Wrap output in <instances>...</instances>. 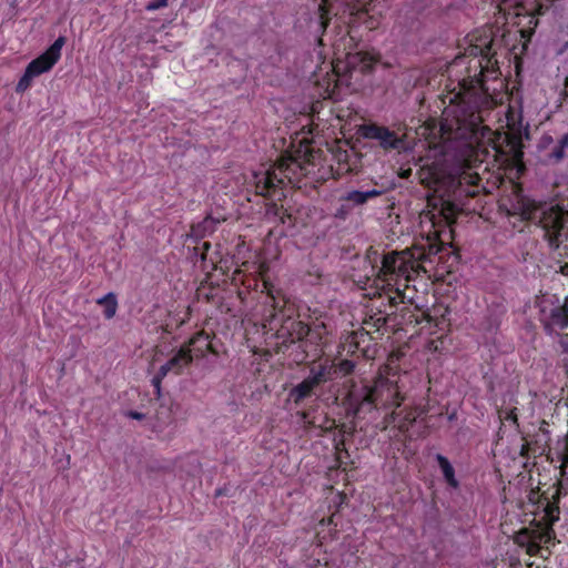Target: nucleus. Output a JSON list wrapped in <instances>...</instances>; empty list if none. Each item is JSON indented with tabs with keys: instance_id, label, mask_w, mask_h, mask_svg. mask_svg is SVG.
Wrapping results in <instances>:
<instances>
[{
	"instance_id": "nucleus-41",
	"label": "nucleus",
	"mask_w": 568,
	"mask_h": 568,
	"mask_svg": "<svg viewBox=\"0 0 568 568\" xmlns=\"http://www.w3.org/2000/svg\"><path fill=\"white\" fill-rule=\"evenodd\" d=\"M385 324H386V318H385V317H379V318H377V320H376V322H375V325H376L377 327H381V326H383V325H385Z\"/></svg>"
},
{
	"instance_id": "nucleus-39",
	"label": "nucleus",
	"mask_w": 568,
	"mask_h": 568,
	"mask_svg": "<svg viewBox=\"0 0 568 568\" xmlns=\"http://www.w3.org/2000/svg\"><path fill=\"white\" fill-rule=\"evenodd\" d=\"M516 409H511L509 412L506 413V415L504 416V418L506 420H510L513 423H517V415H516Z\"/></svg>"
},
{
	"instance_id": "nucleus-14",
	"label": "nucleus",
	"mask_w": 568,
	"mask_h": 568,
	"mask_svg": "<svg viewBox=\"0 0 568 568\" xmlns=\"http://www.w3.org/2000/svg\"><path fill=\"white\" fill-rule=\"evenodd\" d=\"M568 148V133L564 134L546 154V160L551 163H558L565 158V150Z\"/></svg>"
},
{
	"instance_id": "nucleus-31",
	"label": "nucleus",
	"mask_w": 568,
	"mask_h": 568,
	"mask_svg": "<svg viewBox=\"0 0 568 568\" xmlns=\"http://www.w3.org/2000/svg\"><path fill=\"white\" fill-rule=\"evenodd\" d=\"M554 267H555L556 272H558L565 276H568V261L567 262L557 261L555 263Z\"/></svg>"
},
{
	"instance_id": "nucleus-13",
	"label": "nucleus",
	"mask_w": 568,
	"mask_h": 568,
	"mask_svg": "<svg viewBox=\"0 0 568 568\" xmlns=\"http://www.w3.org/2000/svg\"><path fill=\"white\" fill-rule=\"evenodd\" d=\"M419 267L420 266L418 264H416L414 261H410V258L406 256V253L403 252L399 255L395 274L404 276L407 281H409L412 278L410 272L416 273L417 268Z\"/></svg>"
},
{
	"instance_id": "nucleus-1",
	"label": "nucleus",
	"mask_w": 568,
	"mask_h": 568,
	"mask_svg": "<svg viewBox=\"0 0 568 568\" xmlns=\"http://www.w3.org/2000/svg\"><path fill=\"white\" fill-rule=\"evenodd\" d=\"M544 230V237L552 250L568 240V207L554 203H528L521 213Z\"/></svg>"
},
{
	"instance_id": "nucleus-42",
	"label": "nucleus",
	"mask_w": 568,
	"mask_h": 568,
	"mask_svg": "<svg viewBox=\"0 0 568 568\" xmlns=\"http://www.w3.org/2000/svg\"><path fill=\"white\" fill-rule=\"evenodd\" d=\"M404 19H405V16L400 13V14L398 16L397 23H399V24H405L406 22L404 21Z\"/></svg>"
},
{
	"instance_id": "nucleus-11",
	"label": "nucleus",
	"mask_w": 568,
	"mask_h": 568,
	"mask_svg": "<svg viewBox=\"0 0 568 568\" xmlns=\"http://www.w3.org/2000/svg\"><path fill=\"white\" fill-rule=\"evenodd\" d=\"M382 194L379 190L368 191H351L343 197L344 201L351 203L353 206L364 205L367 201L375 199Z\"/></svg>"
},
{
	"instance_id": "nucleus-22",
	"label": "nucleus",
	"mask_w": 568,
	"mask_h": 568,
	"mask_svg": "<svg viewBox=\"0 0 568 568\" xmlns=\"http://www.w3.org/2000/svg\"><path fill=\"white\" fill-rule=\"evenodd\" d=\"M190 345H197V349L202 353L204 351H211V344L209 342V335L205 332H199L196 333L191 339Z\"/></svg>"
},
{
	"instance_id": "nucleus-34",
	"label": "nucleus",
	"mask_w": 568,
	"mask_h": 568,
	"mask_svg": "<svg viewBox=\"0 0 568 568\" xmlns=\"http://www.w3.org/2000/svg\"><path fill=\"white\" fill-rule=\"evenodd\" d=\"M165 376L166 375H161V368H160L159 372L156 373V375L152 378V385L156 388L158 394L160 393L161 382Z\"/></svg>"
},
{
	"instance_id": "nucleus-30",
	"label": "nucleus",
	"mask_w": 568,
	"mask_h": 568,
	"mask_svg": "<svg viewBox=\"0 0 568 568\" xmlns=\"http://www.w3.org/2000/svg\"><path fill=\"white\" fill-rule=\"evenodd\" d=\"M547 516L552 524L555 520L559 518V508L557 506H549L547 507Z\"/></svg>"
},
{
	"instance_id": "nucleus-10",
	"label": "nucleus",
	"mask_w": 568,
	"mask_h": 568,
	"mask_svg": "<svg viewBox=\"0 0 568 568\" xmlns=\"http://www.w3.org/2000/svg\"><path fill=\"white\" fill-rule=\"evenodd\" d=\"M480 178L477 173L463 172L458 179L459 192H465L468 196H475L478 193V182Z\"/></svg>"
},
{
	"instance_id": "nucleus-25",
	"label": "nucleus",
	"mask_w": 568,
	"mask_h": 568,
	"mask_svg": "<svg viewBox=\"0 0 568 568\" xmlns=\"http://www.w3.org/2000/svg\"><path fill=\"white\" fill-rule=\"evenodd\" d=\"M416 422V416L413 414V412H407L405 416L400 419L398 424V428L402 432H405Z\"/></svg>"
},
{
	"instance_id": "nucleus-9",
	"label": "nucleus",
	"mask_w": 568,
	"mask_h": 568,
	"mask_svg": "<svg viewBox=\"0 0 568 568\" xmlns=\"http://www.w3.org/2000/svg\"><path fill=\"white\" fill-rule=\"evenodd\" d=\"M363 135L367 139L379 140L384 148L395 149L398 145V140L387 128L378 126L375 124L365 125L363 128Z\"/></svg>"
},
{
	"instance_id": "nucleus-27",
	"label": "nucleus",
	"mask_w": 568,
	"mask_h": 568,
	"mask_svg": "<svg viewBox=\"0 0 568 568\" xmlns=\"http://www.w3.org/2000/svg\"><path fill=\"white\" fill-rule=\"evenodd\" d=\"M558 453L564 463H568V434L564 437L561 442H558Z\"/></svg>"
},
{
	"instance_id": "nucleus-43",
	"label": "nucleus",
	"mask_w": 568,
	"mask_h": 568,
	"mask_svg": "<svg viewBox=\"0 0 568 568\" xmlns=\"http://www.w3.org/2000/svg\"><path fill=\"white\" fill-rule=\"evenodd\" d=\"M542 142H544V143H546V142L552 143V139H551V136H545V138L542 139Z\"/></svg>"
},
{
	"instance_id": "nucleus-29",
	"label": "nucleus",
	"mask_w": 568,
	"mask_h": 568,
	"mask_svg": "<svg viewBox=\"0 0 568 568\" xmlns=\"http://www.w3.org/2000/svg\"><path fill=\"white\" fill-rule=\"evenodd\" d=\"M337 369H339L341 372H343L344 375H347V374H351L354 369V364L353 362L348 361V359H343L339 364H338V367H336Z\"/></svg>"
},
{
	"instance_id": "nucleus-17",
	"label": "nucleus",
	"mask_w": 568,
	"mask_h": 568,
	"mask_svg": "<svg viewBox=\"0 0 568 568\" xmlns=\"http://www.w3.org/2000/svg\"><path fill=\"white\" fill-rule=\"evenodd\" d=\"M315 387H317V385L307 377L292 389L291 396L294 398V402L297 403L310 396Z\"/></svg>"
},
{
	"instance_id": "nucleus-32",
	"label": "nucleus",
	"mask_w": 568,
	"mask_h": 568,
	"mask_svg": "<svg viewBox=\"0 0 568 568\" xmlns=\"http://www.w3.org/2000/svg\"><path fill=\"white\" fill-rule=\"evenodd\" d=\"M552 538H555V532L551 528H547L546 530L542 531V537L540 538V541L542 544H549Z\"/></svg>"
},
{
	"instance_id": "nucleus-40",
	"label": "nucleus",
	"mask_w": 568,
	"mask_h": 568,
	"mask_svg": "<svg viewBox=\"0 0 568 568\" xmlns=\"http://www.w3.org/2000/svg\"><path fill=\"white\" fill-rule=\"evenodd\" d=\"M129 416H130V417H132V418H134V419H142V418L144 417V415H143V414L138 413V412H130V413H129Z\"/></svg>"
},
{
	"instance_id": "nucleus-23",
	"label": "nucleus",
	"mask_w": 568,
	"mask_h": 568,
	"mask_svg": "<svg viewBox=\"0 0 568 568\" xmlns=\"http://www.w3.org/2000/svg\"><path fill=\"white\" fill-rule=\"evenodd\" d=\"M305 343L318 345L322 339V327L310 328V333L305 334Z\"/></svg>"
},
{
	"instance_id": "nucleus-4",
	"label": "nucleus",
	"mask_w": 568,
	"mask_h": 568,
	"mask_svg": "<svg viewBox=\"0 0 568 568\" xmlns=\"http://www.w3.org/2000/svg\"><path fill=\"white\" fill-rule=\"evenodd\" d=\"M374 398L378 408H396L404 400V396L399 393L398 386L388 379H377L372 386Z\"/></svg>"
},
{
	"instance_id": "nucleus-6",
	"label": "nucleus",
	"mask_w": 568,
	"mask_h": 568,
	"mask_svg": "<svg viewBox=\"0 0 568 568\" xmlns=\"http://www.w3.org/2000/svg\"><path fill=\"white\" fill-rule=\"evenodd\" d=\"M310 333V327L302 321L294 320L287 316L281 327L277 329L276 335L283 339V344H293L305 338V334Z\"/></svg>"
},
{
	"instance_id": "nucleus-12",
	"label": "nucleus",
	"mask_w": 568,
	"mask_h": 568,
	"mask_svg": "<svg viewBox=\"0 0 568 568\" xmlns=\"http://www.w3.org/2000/svg\"><path fill=\"white\" fill-rule=\"evenodd\" d=\"M514 541L519 547L525 548L529 556H537L541 550L540 546L532 544L530 530L526 528L515 535Z\"/></svg>"
},
{
	"instance_id": "nucleus-26",
	"label": "nucleus",
	"mask_w": 568,
	"mask_h": 568,
	"mask_svg": "<svg viewBox=\"0 0 568 568\" xmlns=\"http://www.w3.org/2000/svg\"><path fill=\"white\" fill-rule=\"evenodd\" d=\"M457 210L458 209H457L456 204H454L449 201H445L443 203L442 212L447 221H449L455 215Z\"/></svg>"
},
{
	"instance_id": "nucleus-37",
	"label": "nucleus",
	"mask_w": 568,
	"mask_h": 568,
	"mask_svg": "<svg viewBox=\"0 0 568 568\" xmlns=\"http://www.w3.org/2000/svg\"><path fill=\"white\" fill-rule=\"evenodd\" d=\"M397 416H398V414L395 410H393L390 414L385 416L384 422H385L386 426L394 423Z\"/></svg>"
},
{
	"instance_id": "nucleus-5",
	"label": "nucleus",
	"mask_w": 568,
	"mask_h": 568,
	"mask_svg": "<svg viewBox=\"0 0 568 568\" xmlns=\"http://www.w3.org/2000/svg\"><path fill=\"white\" fill-rule=\"evenodd\" d=\"M65 44V38L59 37L41 55L32 60L27 69L34 75L48 72L61 57V50Z\"/></svg>"
},
{
	"instance_id": "nucleus-16",
	"label": "nucleus",
	"mask_w": 568,
	"mask_h": 568,
	"mask_svg": "<svg viewBox=\"0 0 568 568\" xmlns=\"http://www.w3.org/2000/svg\"><path fill=\"white\" fill-rule=\"evenodd\" d=\"M217 220H214L211 216L205 217L202 222L196 225H192L191 233L194 237L202 239L207 234H211L215 231Z\"/></svg>"
},
{
	"instance_id": "nucleus-33",
	"label": "nucleus",
	"mask_w": 568,
	"mask_h": 568,
	"mask_svg": "<svg viewBox=\"0 0 568 568\" xmlns=\"http://www.w3.org/2000/svg\"><path fill=\"white\" fill-rule=\"evenodd\" d=\"M559 346L561 348L560 355L568 353V335L565 334L559 336Z\"/></svg>"
},
{
	"instance_id": "nucleus-28",
	"label": "nucleus",
	"mask_w": 568,
	"mask_h": 568,
	"mask_svg": "<svg viewBox=\"0 0 568 568\" xmlns=\"http://www.w3.org/2000/svg\"><path fill=\"white\" fill-rule=\"evenodd\" d=\"M169 0H154L145 6L148 11H155L168 6Z\"/></svg>"
},
{
	"instance_id": "nucleus-19",
	"label": "nucleus",
	"mask_w": 568,
	"mask_h": 568,
	"mask_svg": "<svg viewBox=\"0 0 568 568\" xmlns=\"http://www.w3.org/2000/svg\"><path fill=\"white\" fill-rule=\"evenodd\" d=\"M468 54L474 55V57H478V55L483 57L486 60V64L483 65V63L480 62L479 67L481 69L488 68V64L490 63V60H491V41L485 42L483 44L471 45L468 49Z\"/></svg>"
},
{
	"instance_id": "nucleus-18",
	"label": "nucleus",
	"mask_w": 568,
	"mask_h": 568,
	"mask_svg": "<svg viewBox=\"0 0 568 568\" xmlns=\"http://www.w3.org/2000/svg\"><path fill=\"white\" fill-rule=\"evenodd\" d=\"M436 459L438 462V465L443 471V475H444L446 481L452 487L456 488L458 486V481L455 478V470H454V467L452 466V464L449 463V460L440 454L436 455Z\"/></svg>"
},
{
	"instance_id": "nucleus-24",
	"label": "nucleus",
	"mask_w": 568,
	"mask_h": 568,
	"mask_svg": "<svg viewBox=\"0 0 568 568\" xmlns=\"http://www.w3.org/2000/svg\"><path fill=\"white\" fill-rule=\"evenodd\" d=\"M36 77L37 75H34L33 73H30V70H28L26 68L23 77L19 80V82L17 84V91L18 92H23L24 90H27L29 88L32 79L36 78Z\"/></svg>"
},
{
	"instance_id": "nucleus-35",
	"label": "nucleus",
	"mask_w": 568,
	"mask_h": 568,
	"mask_svg": "<svg viewBox=\"0 0 568 568\" xmlns=\"http://www.w3.org/2000/svg\"><path fill=\"white\" fill-rule=\"evenodd\" d=\"M530 534H531L532 544L540 546V544H541L540 538L542 537V531L530 530Z\"/></svg>"
},
{
	"instance_id": "nucleus-2",
	"label": "nucleus",
	"mask_w": 568,
	"mask_h": 568,
	"mask_svg": "<svg viewBox=\"0 0 568 568\" xmlns=\"http://www.w3.org/2000/svg\"><path fill=\"white\" fill-rule=\"evenodd\" d=\"M301 165L293 159H282L277 165L271 166L265 172L255 174L256 193L263 196H272L277 187L284 184V180L292 181L293 175Z\"/></svg>"
},
{
	"instance_id": "nucleus-7",
	"label": "nucleus",
	"mask_w": 568,
	"mask_h": 568,
	"mask_svg": "<svg viewBox=\"0 0 568 568\" xmlns=\"http://www.w3.org/2000/svg\"><path fill=\"white\" fill-rule=\"evenodd\" d=\"M371 386H364L361 389L352 393L351 406L354 416L368 414L378 408L377 402L374 398Z\"/></svg>"
},
{
	"instance_id": "nucleus-45",
	"label": "nucleus",
	"mask_w": 568,
	"mask_h": 568,
	"mask_svg": "<svg viewBox=\"0 0 568 568\" xmlns=\"http://www.w3.org/2000/svg\"><path fill=\"white\" fill-rule=\"evenodd\" d=\"M203 246H204L205 248H209V247H210V243H204V244H203Z\"/></svg>"
},
{
	"instance_id": "nucleus-3",
	"label": "nucleus",
	"mask_w": 568,
	"mask_h": 568,
	"mask_svg": "<svg viewBox=\"0 0 568 568\" xmlns=\"http://www.w3.org/2000/svg\"><path fill=\"white\" fill-rule=\"evenodd\" d=\"M540 322L548 334L568 327V303L561 305L544 302L540 308Z\"/></svg>"
},
{
	"instance_id": "nucleus-15",
	"label": "nucleus",
	"mask_w": 568,
	"mask_h": 568,
	"mask_svg": "<svg viewBox=\"0 0 568 568\" xmlns=\"http://www.w3.org/2000/svg\"><path fill=\"white\" fill-rule=\"evenodd\" d=\"M336 373L337 368L333 365H320L317 371L312 369V376H310V378L318 386L327 381H332Z\"/></svg>"
},
{
	"instance_id": "nucleus-44",
	"label": "nucleus",
	"mask_w": 568,
	"mask_h": 568,
	"mask_svg": "<svg viewBox=\"0 0 568 568\" xmlns=\"http://www.w3.org/2000/svg\"><path fill=\"white\" fill-rule=\"evenodd\" d=\"M565 85H566L565 94L568 97V77L566 78Z\"/></svg>"
},
{
	"instance_id": "nucleus-21",
	"label": "nucleus",
	"mask_w": 568,
	"mask_h": 568,
	"mask_svg": "<svg viewBox=\"0 0 568 568\" xmlns=\"http://www.w3.org/2000/svg\"><path fill=\"white\" fill-rule=\"evenodd\" d=\"M98 304L104 306L103 313L106 318L110 320L115 315L116 308H118V302H116V297L113 293H109L105 296L99 298Z\"/></svg>"
},
{
	"instance_id": "nucleus-38",
	"label": "nucleus",
	"mask_w": 568,
	"mask_h": 568,
	"mask_svg": "<svg viewBox=\"0 0 568 568\" xmlns=\"http://www.w3.org/2000/svg\"><path fill=\"white\" fill-rule=\"evenodd\" d=\"M560 356H561L560 365H561V367L564 368L565 373L568 376V353H566L564 355H560Z\"/></svg>"
},
{
	"instance_id": "nucleus-36",
	"label": "nucleus",
	"mask_w": 568,
	"mask_h": 568,
	"mask_svg": "<svg viewBox=\"0 0 568 568\" xmlns=\"http://www.w3.org/2000/svg\"><path fill=\"white\" fill-rule=\"evenodd\" d=\"M479 122H480V116L473 112L469 118V125L471 128V131H475V128L478 125Z\"/></svg>"
},
{
	"instance_id": "nucleus-8",
	"label": "nucleus",
	"mask_w": 568,
	"mask_h": 568,
	"mask_svg": "<svg viewBox=\"0 0 568 568\" xmlns=\"http://www.w3.org/2000/svg\"><path fill=\"white\" fill-rule=\"evenodd\" d=\"M193 361L189 346L181 347L179 352L164 365L161 366V375H168L170 372L179 375L183 368L189 366Z\"/></svg>"
},
{
	"instance_id": "nucleus-20",
	"label": "nucleus",
	"mask_w": 568,
	"mask_h": 568,
	"mask_svg": "<svg viewBox=\"0 0 568 568\" xmlns=\"http://www.w3.org/2000/svg\"><path fill=\"white\" fill-rule=\"evenodd\" d=\"M399 255H400L399 253H395V252L384 255L382 257V266L378 271V274H381V273H383L384 275L395 274Z\"/></svg>"
}]
</instances>
